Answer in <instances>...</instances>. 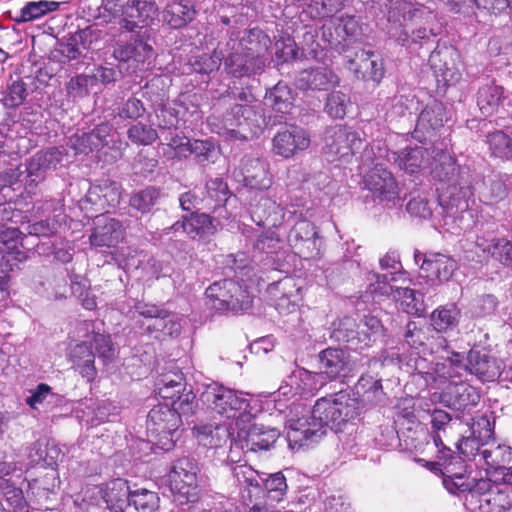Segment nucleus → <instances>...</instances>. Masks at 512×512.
<instances>
[{"label":"nucleus","mask_w":512,"mask_h":512,"mask_svg":"<svg viewBox=\"0 0 512 512\" xmlns=\"http://www.w3.org/2000/svg\"><path fill=\"white\" fill-rule=\"evenodd\" d=\"M360 413V404L349 393L340 391L316 401L311 411L301 408L291 416L286 424V440L291 449H299L319 441L330 427L336 432L342 426L356 419Z\"/></svg>","instance_id":"obj_1"},{"label":"nucleus","mask_w":512,"mask_h":512,"mask_svg":"<svg viewBox=\"0 0 512 512\" xmlns=\"http://www.w3.org/2000/svg\"><path fill=\"white\" fill-rule=\"evenodd\" d=\"M418 154L421 156V164L418 168H430L435 180L447 184L448 210L452 213L468 210L467 198L471 195L469 181L457 167L455 159L435 142L431 147H425L423 150L418 147Z\"/></svg>","instance_id":"obj_2"},{"label":"nucleus","mask_w":512,"mask_h":512,"mask_svg":"<svg viewBox=\"0 0 512 512\" xmlns=\"http://www.w3.org/2000/svg\"><path fill=\"white\" fill-rule=\"evenodd\" d=\"M235 103L229 110L223 114L219 123L217 118L210 119L212 125H219L218 134H226L230 138L247 140V132L256 134L264 124V118L261 111L252 105L256 102L255 96L247 89H241L237 93H232Z\"/></svg>","instance_id":"obj_3"},{"label":"nucleus","mask_w":512,"mask_h":512,"mask_svg":"<svg viewBox=\"0 0 512 512\" xmlns=\"http://www.w3.org/2000/svg\"><path fill=\"white\" fill-rule=\"evenodd\" d=\"M202 400L222 418L232 420L236 430L255 418L254 408L243 393L223 385H208L202 393Z\"/></svg>","instance_id":"obj_4"},{"label":"nucleus","mask_w":512,"mask_h":512,"mask_svg":"<svg viewBox=\"0 0 512 512\" xmlns=\"http://www.w3.org/2000/svg\"><path fill=\"white\" fill-rule=\"evenodd\" d=\"M425 446L421 453H437L439 461H443L442 483L452 494L471 491L473 480L467 475L466 460L460 455H453L451 449L444 446L438 434L425 432Z\"/></svg>","instance_id":"obj_5"},{"label":"nucleus","mask_w":512,"mask_h":512,"mask_svg":"<svg viewBox=\"0 0 512 512\" xmlns=\"http://www.w3.org/2000/svg\"><path fill=\"white\" fill-rule=\"evenodd\" d=\"M380 267L382 270L389 271V273L373 274L375 282L370 284V292L375 296H392L404 312L411 315L416 314L415 291L408 287L394 288L390 285L391 281L397 280L395 275L400 273L402 269L399 254L395 251L386 253L380 259Z\"/></svg>","instance_id":"obj_6"},{"label":"nucleus","mask_w":512,"mask_h":512,"mask_svg":"<svg viewBox=\"0 0 512 512\" xmlns=\"http://www.w3.org/2000/svg\"><path fill=\"white\" fill-rule=\"evenodd\" d=\"M415 406L416 402L413 397L402 398L398 403L399 412L396 420L399 429L386 427L381 436L377 438L379 445L387 448L393 447L394 442L398 440L400 450L407 453L413 461H416Z\"/></svg>","instance_id":"obj_7"},{"label":"nucleus","mask_w":512,"mask_h":512,"mask_svg":"<svg viewBox=\"0 0 512 512\" xmlns=\"http://www.w3.org/2000/svg\"><path fill=\"white\" fill-rule=\"evenodd\" d=\"M205 295L206 305L216 311L239 312L252 304L247 286L232 279L214 282L206 289Z\"/></svg>","instance_id":"obj_8"},{"label":"nucleus","mask_w":512,"mask_h":512,"mask_svg":"<svg viewBox=\"0 0 512 512\" xmlns=\"http://www.w3.org/2000/svg\"><path fill=\"white\" fill-rule=\"evenodd\" d=\"M182 425L181 416L168 403L158 404L147 416V430L156 444L169 451L175 445V435Z\"/></svg>","instance_id":"obj_9"},{"label":"nucleus","mask_w":512,"mask_h":512,"mask_svg":"<svg viewBox=\"0 0 512 512\" xmlns=\"http://www.w3.org/2000/svg\"><path fill=\"white\" fill-rule=\"evenodd\" d=\"M198 463L189 457L175 461L169 473L170 487L173 493L179 495L181 502H195L198 499L200 488Z\"/></svg>","instance_id":"obj_10"},{"label":"nucleus","mask_w":512,"mask_h":512,"mask_svg":"<svg viewBox=\"0 0 512 512\" xmlns=\"http://www.w3.org/2000/svg\"><path fill=\"white\" fill-rule=\"evenodd\" d=\"M364 139L351 127L335 125L326 129L324 152L332 160H347L363 147Z\"/></svg>","instance_id":"obj_11"},{"label":"nucleus","mask_w":512,"mask_h":512,"mask_svg":"<svg viewBox=\"0 0 512 512\" xmlns=\"http://www.w3.org/2000/svg\"><path fill=\"white\" fill-rule=\"evenodd\" d=\"M432 401H439L455 413V418L461 419L479 403V391L466 382H449L441 393H433Z\"/></svg>","instance_id":"obj_12"},{"label":"nucleus","mask_w":512,"mask_h":512,"mask_svg":"<svg viewBox=\"0 0 512 512\" xmlns=\"http://www.w3.org/2000/svg\"><path fill=\"white\" fill-rule=\"evenodd\" d=\"M288 243L294 253L303 259H314L320 256L323 245L315 226L303 219L295 223L288 234Z\"/></svg>","instance_id":"obj_13"},{"label":"nucleus","mask_w":512,"mask_h":512,"mask_svg":"<svg viewBox=\"0 0 512 512\" xmlns=\"http://www.w3.org/2000/svg\"><path fill=\"white\" fill-rule=\"evenodd\" d=\"M346 67L357 79L379 83L384 76V66L380 56L370 50H357L353 56L346 55Z\"/></svg>","instance_id":"obj_14"},{"label":"nucleus","mask_w":512,"mask_h":512,"mask_svg":"<svg viewBox=\"0 0 512 512\" xmlns=\"http://www.w3.org/2000/svg\"><path fill=\"white\" fill-rule=\"evenodd\" d=\"M279 436V429L252 422L237 429V438L242 448L252 452L269 450Z\"/></svg>","instance_id":"obj_15"},{"label":"nucleus","mask_w":512,"mask_h":512,"mask_svg":"<svg viewBox=\"0 0 512 512\" xmlns=\"http://www.w3.org/2000/svg\"><path fill=\"white\" fill-rule=\"evenodd\" d=\"M364 186L380 202H391L398 197V187L392 173L376 163L363 178Z\"/></svg>","instance_id":"obj_16"},{"label":"nucleus","mask_w":512,"mask_h":512,"mask_svg":"<svg viewBox=\"0 0 512 512\" xmlns=\"http://www.w3.org/2000/svg\"><path fill=\"white\" fill-rule=\"evenodd\" d=\"M455 263L444 255L436 254L430 258H425L418 271V293H423L424 283L430 287L438 285L444 280H448L454 271Z\"/></svg>","instance_id":"obj_17"},{"label":"nucleus","mask_w":512,"mask_h":512,"mask_svg":"<svg viewBox=\"0 0 512 512\" xmlns=\"http://www.w3.org/2000/svg\"><path fill=\"white\" fill-rule=\"evenodd\" d=\"M324 385L323 374L297 367L283 381L278 393L283 396L314 394Z\"/></svg>","instance_id":"obj_18"},{"label":"nucleus","mask_w":512,"mask_h":512,"mask_svg":"<svg viewBox=\"0 0 512 512\" xmlns=\"http://www.w3.org/2000/svg\"><path fill=\"white\" fill-rule=\"evenodd\" d=\"M226 42L229 49H239L241 52H247L250 56L264 63V56L271 44L270 38L259 28L246 30L241 37L231 31Z\"/></svg>","instance_id":"obj_19"},{"label":"nucleus","mask_w":512,"mask_h":512,"mask_svg":"<svg viewBox=\"0 0 512 512\" xmlns=\"http://www.w3.org/2000/svg\"><path fill=\"white\" fill-rule=\"evenodd\" d=\"M273 152L284 158H290L310 145V136L303 128L290 126L279 131L272 140Z\"/></svg>","instance_id":"obj_20"},{"label":"nucleus","mask_w":512,"mask_h":512,"mask_svg":"<svg viewBox=\"0 0 512 512\" xmlns=\"http://www.w3.org/2000/svg\"><path fill=\"white\" fill-rule=\"evenodd\" d=\"M225 52L224 69L227 74L236 78L251 76L259 73L263 67L264 62L255 59L247 52H241L239 49H229L227 42L222 47Z\"/></svg>","instance_id":"obj_21"},{"label":"nucleus","mask_w":512,"mask_h":512,"mask_svg":"<svg viewBox=\"0 0 512 512\" xmlns=\"http://www.w3.org/2000/svg\"><path fill=\"white\" fill-rule=\"evenodd\" d=\"M301 290L292 277H284L269 284L267 288L268 294L275 301V308L280 313H289L295 310L297 301L301 299Z\"/></svg>","instance_id":"obj_22"},{"label":"nucleus","mask_w":512,"mask_h":512,"mask_svg":"<svg viewBox=\"0 0 512 512\" xmlns=\"http://www.w3.org/2000/svg\"><path fill=\"white\" fill-rule=\"evenodd\" d=\"M319 372L326 382L345 376L349 371V354L341 348H326L318 354Z\"/></svg>","instance_id":"obj_23"},{"label":"nucleus","mask_w":512,"mask_h":512,"mask_svg":"<svg viewBox=\"0 0 512 512\" xmlns=\"http://www.w3.org/2000/svg\"><path fill=\"white\" fill-rule=\"evenodd\" d=\"M124 237V228L117 219L108 216L97 217L96 226L90 235V242L95 247H114Z\"/></svg>","instance_id":"obj_24"},{"label":"nucleus","mask_w":512,"mask_h":512,"mask_svg":"<svg viewBox=\"0 0 512 512\" xmlns=\"http://www.w3.org/2000/svg\"><path fill=\"white\" fill-rule=\"evenodd\" d=\"M240 172L246 186L254 189H267L271 185L268 164L260 158L245 156L241 160Z\"/></svg>","instance_id":"obj_25"},{"label":"nucleus","mask_w":512,"mask_h":512,"mask_svg":"<svg viewBox=\"0 0 512 512\" xmlns=\"http://www.w3.org/2000/svg\"><path fill=\"white\" fill-rule=\"evenodd\" d=\"M253 261L274 265L279 260L281 240L274 231H266L252 242Z\"/></svg>","instance_id":"obj_26"},{"label":"nucleus","mask_w":512,"mask_h":512,"mask_svg":"<svg viewBox=\"0 0 512 512\" xmlns=\"http://www.w3.org/2000/svg\"><path fill=\"white\" fill-rule=\"evenodd\" d=\"M358 329L359 325L356 323L355 319L346 316L333 323L331 338L337 342L347 343L352 348H357V345L361 342H363L365 346L369 345V334L364 331V329L361 331Z\"/></svg>","instance_id":"obj_27"},{"label":"nucleus","mask_w":512,"mask_h":512,"mask_svg":"<svg viewBox=\"0 0 512 512\" xmlns=\"http://www.w3.org/2000/svg\"><path fill=\"white\" fill-rule=\"evenodd\" d=\"M499 362L494 357L480 351L471 350L467 356L465 369L483 382L496 380Z\"/></svg>","instance_id":"obj_28"},{"label":"nucleus","mask_w":512,"mask_h":512,"mask_svg":"<svg viewBox=\"0 0 512 512\" xmlns=\"http://www.w3.org/2000/svg\"><path fill=\"white\" fill-rule=\"evenodd\" d=\"M157 12L155 0H130L126 7V24L129 31L142 27L152 20Z\"/></svg>","instance_id":"obj_29"},{"label":"nucleus","mask_w":512,"mask_h":512,"mask_svg":"<svg viewBox=\"0 0 512 512\" xmlns=\"http://www.w3.org/2000/svg\"><path fill=\"white\" fill-rule=\"evenodd\" d=\"M72 367L87 381H93L97 375L95 354L87 341L76 344L70 351Z\"/></svg>","instance_id":"obj_30"},{"label":"nucleus","mask_w":512,"mask_h":512,"mask_svg":"<svg viewBox=\"0 0 512 512\" xmlns=\"http://www.w3.org/2000/svg\"><path fill=\"white\" fill-rule=\"evenodd\" d=\"M131 493L124 480L116 479L107 486L103 499L111 512H130Z\"/></svg>","instance_id":"obj_31"},{"label":"nucleus","mask_w":512,"mask_h":512,"mask_svg":"<svg viewBox=\"0 0 512 512\" xmlns=\"http://www.w3.org/2000/svg\"><path fill=\"white\" fill-rule=\"evenodd\" d=\"M196 16V10L191 0H178L168 3L164 13V21L174 29L185 27Z\"/></svg>","instance_id":"obj_32"},{"label":"nucleus","mask_w":512,"mask_h":512,"mask_svg":"<svg viewBox=\"0 0 512 512\" xmlns=\"http://www.w3.org/2000/svg\"><path fill=\"white\" fill-rule=\"evenodd\" d=\"M61 456V449L57 444L45 439H39L32 444L28 457L32 463L45 468L56 469Z\"/></svg>","instance_id":"obj_33"},{"label":"nucleus","mask_w":512,"mask_h":512,"mask_svg":"<svg viewBox=\"0 0 512 512\" xmlns=\"http://www.w3.org/2000/svg\"><path fill=\"white\" fill-rule=\"evenodd\" d=\"M82 327L85 331L91 334L87 335L89 346L95 349V356H97L105 365L111 363L116 357V348L111 340L109 334H103L94 331V324L92 322H83Z\"/></svg>","instance_id":"obj_34"},{"label":"nucleus","mask_w":512,"mask_h":512,"mask_svg":"<svg viewBox=\"0 0 512 512\" xmlns=\"http://www.w3.org/2000/svg\"><path fill=\"white\" fill-rule=\"evenodd\" d=\"M264 103L276 113H280L279 116H275L274 124L281 122L284 115L289 113L293 107V97L290 88L282 82L277 83L266 93Z\"/></svg>","instance_id":"obj_35"},{"label":"nucleus","mask_w":512,"mask_h":512,"mask_svg":"<svg viewBox=\"0 0 512 512\" xmlns=\"http://www.w3.org/2000/svg\"><path fill=\"white\" fill-rule=\"evenodd\" d=\"M0 254L7 261L23 262L27 259V251L22 244V232L18 228H8L0 233Z\"/></svg>","instance_id":"obj_36"},{"label":"nucleus","mask_w":512,"mask_h":512,"mask_svg":"<svg viewBox=\"0 0 512 512\" xmlns=\"http://www.w3.org/2000/svg\"><path fill=\"white\" fill-rule=\"evenodd\" d=\"M298 83L305 89L327 90L338 83V77L330 69L320 67L302 71Z\"/></svg>","instance_id":"obj_37"},{"label":"nucleus","mask_w":512,"mask_h":512,"mask_svg":"<svg viewBox=\"0 0 512 512\" xmlns=\"http://www.w3.org/2000/svg\"><path fill=\"white\" fill-rule=\"evenodd\" d=\"M435 40L434 39H427L425 42V47L420 46L419 48L422 50L420 53H418V57L425 58L428 57V62L423 66L421 69V73L423 74H429L431 72V75L435 80L438 82V77L441 76L443 80H447L446 74L448 72V67L446 63H441L442 59L441 56L443 52L441 50H436L434 47Z\"/></svg>","instance_id":"obj_38"},{"label":"nucleus","mask_w":512,"mask_h":512,"mask_svg":"<svg viewBox=\"0 0 512 512\" xmlns=\"http://www.w3.org/2000/svg\"><path fill=\"white\" fill-rule=\"evenodd\" d=\"M446 120V109L443 103L436 99H432L421 111L420 115H418V125L421 124L427 133H431L429 136L430 141H432L434 132L443 127Z\"/></svg>","instance_id":"obj_39"},{"label":"nucleus","mask_w":512,"mask_h":512,"mask_svg":"<svg viewBox=\"0 0 512 512\" xmlns=\"http://www.w3.org/2000/svg\"><path fill=\"white\" fill-rule=\"evenodd\" d=\"M283 218L282 207L269 197L261 198L252 212V219L259 226H277L282 223Z\"/></svg>","instance_id":"obj_40"},{"label":"nucleus","mask_w":512,"mask_h":512,"mask_svg":"<svg viewBox=\"0 0 512 512\" xmlns=\"http://www.w3.org/2000/svg\"><path fill=\"white\" fill-rule=\"evenodd\" d=\"M231 471L240 486L248 490L250 502L252 498H259L262 493L261 474L247 464L231 466Z\"/></svg>","instance_id":"obj_41"},{"label":"nucleus","mask_w":512,"mask_h":512,"mask_svg":"<svg viewBox=\"0 0 512 512\" xmlns=\"http://www.w3.org/2000/svg\"><path fill=\"white\" fill-rule=\"evenodd\" d=\"M198 442L209 448L221 446L231 435L230 427L221 424H201L194 427Z\"/></svg>","instance_id":"obj_42"},{"label":"nucleus","mask_w":512,"mask_h":512,"mask_svg":"<svg viewBox=\"0 0 512 512\" xmlns=\"http://www.w3.org/2000/svg\"><path fill=\"white\" fill-rule=\"evenodd\" d=\"M503 88L494 83H487L479 88L477 105L484 116L500 112Z\"/></svg>","instance_id":"obj_43"},{"label":"nucleus","mask_w":512,"mask_h":512,"mask_svg":"<svg viewBox=\"0 0 512 512\" xmlns=\"http://www.w3.org/2000/svg\"><path fill=\"white\" fill-rule=\"evenodd\" d=\"M477 246L502 265L512 268V241L506 238L477 241Z\"/></svg>","instance_id":"obj_44"},{"label":"nucleus","mask_w":512,"mask_h":512,"mask_svg":"<svg viewBox=\"0 0 512 512\" xmlns=\"http://www.w3.org/2000/svg\"><path fill=\"white\" fill-rule=\"evenodd\" d=\"M64 151L57 147L37 152L28 164V172L30 175H39L50 169H55L62 161Z\"/></svg>","instance_id":"obj_45"},{"label":"nucleus","mask_w":512,"mask_h":512,"mask_svg":"<svg viewBox=\"0 0 512 512\" xmlns=\"http://www.w3.org/2000/svg\"><path fill=\"white\" fill-rule=\"evenodd\" d=\"M444 365L434 361V358L428 360L425 357L418 358V386L420 380H423L426 388H438L445 382V377L441 373Z\"/></svg>","instance_id":"obj_46"},{"label":"nucleus","mask_w":512,"mask_h":512,"mask_svg":"<svg viewBox=\"0 0 512 512\" xmlns=\"http://www.w3.org/2000/svg\"><path fill=\"white\" fill-rule=\"evenodd\" d=\"M216 232L213 219L205 213H191L187 216V235L192 238L206 239Z\"/></svg>","instance_id":"obj_47"},{"label":"nucleus","mask_w":512,"mask_h":512,"mask_svg":"<svg viewBox=\"0 0 512 512\" xmlns=\"http://www.w3.org/2000/svg\"><path fill=\"white\" fill-rule=\"evenodd\" d=\"M58 8L59 2L56 1H31L25 4L14 20L18 23L34 21Z\"/></svg>","instance_id":"obj_48"},{"label":"nucleus","mask_w":512,"mask_h":512,"mask_svg":"<svg viewBox=\"0 0 512 512\" xmlns=\"http://www.w3.org/2000/svg\"><path fill=\"white\" fill-rule=\"evenodd\" d=\"M481 458L488 469L494 470L495 473L501 472L512 462V448L500 444L491 449L486 448L481 451Z\"/></svg>","instance_id":"obj_49"},{"label":"nucleus","mask_w":512,"mask_h":512,"mask_svg":"<svg viewBox=\"0 0 512 512\" xmlns=\"http://www.w3.org/2000/svg\"><path fill=\"white\" fill-rule=\"evenodd\" d=\"M459 316L460 311L455 305L441 306L431 313V326L437 332H445L457 326Z\"/></svg>","instance_id":"obj_50"},{"label":"nucleus","mask_w":512,"mask_h":512,"mask_svg":"<svg viewBox=\"0 0 512 512\" xmlns=\"http://www.w3.org/2000/svg\"><path fill=\"white\" fill-rule=\"evenodd\" d=\"M359 25L353 16L345 15L339 18V23L335 27L337 38L331 40L332 46L341 45L344 50L345 46L356 41L359 34Z\"/></svg>","instance_id":"obj_51"},{"label":"nucleus","mask_w":512,"mask_h":512,"mask_svg":"<svg viewBox=\"0 0 512 512\" xmlns=\"http://www.w3.org/2000/svg\"><path fill=\"white\" fill-rule=\"evenodd\" d=\"M60 480L57 469H50L43 476L28 482L31 492L39 498H48L49 493H54L59 488Z\"/></svg>","instance_id":"obj_52"},{"label":"nucleus","mask_w":512,"mask_h":512,"mask_svg":"<svg viewBox=\"0 0 512 512\" xmlns=\"http://www.w3.org/2000/svg\"><path fill=\"white\" fill-rule=\"evenodd\" d=\"M264 484V490L260 496H265L268 501L278 503L284 499L287 492L286 478L281 472L271 474L267 479L260 480Z\"/></svg>","instance_id":"obj_53"},{"label":"nucleus","mask_w":512,"mask_h":512,"mask_svg":"<svg viewBox=\"0 0 512 512\" xmlns=\"http://www.w3.org/2000/svg\"><path fill=\"white\" fill-rule=\"evenodd\" d=\"M252 262H254L253 259L250 260L244 252H239L227 255L224 258L223 264L226 268L232 270L240 281L245 283L251 280L254 270L251 265Z\"/></svg>","instance_id":"obj_54"},{"label":"nucleus","mask_w":512,"mask_h":512,"mask_svg":"<svg viewBox=\"0 0 512 512\" xmlns=\"http://www.w3.org/2000/svg\"><path fill=\"white\" fill-rule=\"evenodd\" d=\"M159 496L146 488L132 491L130 495V510L137 512H154L159 508Z\"/></svg>","instance_id":"obj_55"},{"label":"nucleus","mask_w":512,"mask_h":512,"mask_svg":"<svg viewBox=\"0 0 512 512\" xmlns=\"http://www.w3.org/2000/svg\"><path fill=\"white\" fill-rule=\"evenodd\" d=\"M161 197L160 189L149 186L143 190L135 192L129 200V204L133 209L141 213H148L158 203Z\"/></svg>","instance_id":"obj_56"},{"label":"nucleus","mask_w":512,"mask_h":512,"mask_svg":"<svg viewBox=\"0 0 512 512\" xmlns=\"http://www.w3.org/2000/svg\"><path fill=\"white\" fill-rule=\"evenodd\" d=\"M93 31L90 28L75 33L66 44L61 46V53L68 60H75L81 55L79 45L84 49L89 48L92 43Z\"/></svg>","instance_id":"obj_57"},{"label":"nucleus","mask_w":512,"mask_h":512,"mask_svg":"<svg viewBox=\"0 0 512 512\" xmlns=\"http://www.w3.org/2000/svg\"><path fill=\"white\" fill-rule=\"evenodd\" d=\"M224 56L225 52L222 47L218 46L212 54H202L195 57L191 61V67L196 73L208 75L220 68Z\"/></svg>","instance_id":"obj_58"},{"label":"nucleus","mask_w":512,"mask_h":512,"mask_svg":"<svg viewBox=\"0 0 512 512\" xmlns=\"http://www.w3.org/2000/svg\"><path fill=\"white\" fill-rule=\"evenodd\" d=\"M207 197L205 199L204 207L207 209H216L224 203L229 194L228 186L222 178L210 179L206 183Z\"/></svg>","instance_id":"obj_59"},{"label":"nucleus","mask_w":512,"mask_h":512,"mask_svg":"<svg viewBox=\"0 0 512 512\" xmlns=\"http://www.w3.org/2000/svg\"><path fill=\"white\" fill-rule=\"evenodd\" d=\"M487 143L493 156L502 159L512 158V138L503 131L488 134Z\"/></svg>","instance_id":"obj_60"},{"label":"nucleus","mask_w":512,"mask_h":512,"mask_svg":"<svg viewBox=\"0 0 512 512\" xmlns=\"http://www.w3.org/2000/svg\"><path fill=\"white\" fill-rule=\"evenodd\" d=\"M130 0H102L99 7V17L105 22H111L114 19L122 18L126 24V7Z\"/></svg>","instance_id":"obj_61"},{"label":"nucleus","mask_w":512,"mask_h":512,"mask_svg":"<svg viewBox=\"0 0 512 512\" xmlns=\"http://www.w3.org/2000/svg\"><path fill=\"white\" fill-rule=\"evenodd\" d=\"M351 105L350 97L340 91L328 95L325 105L326 112L335 119H342Z\"/></svg>","instance_id":"obj_62"},{"label":"nucleus","mask_w":512,"mask_h":512,"mask_svg":"<svg viewBox=\"0 0 512 512\" xmlns=\"http://www.w3.org/2000/svg\"><path fill=\"white\" fill-rule=\"evenodd\" d=\"M87 134L94 150H99L114 143L115 133L113 132L112 125L109 123H101L92 131L87 132Z\"/></svg>","instance_id":"obj_63"},{"label":"nucleus","mask_w":512,"mask_h":512,"mask_svg":"<svg viewBox=\"0 0 512 512\" xmlns=\"http://www.w3.org/2000/svg\"><path fill=\"white\" fill-rule=\"evenodd\" d=\"M2 493L10 508L8 512H30V506L21 488L7 485Z\"/></svg>","instance_id":"obj_64"}]
</instances>
